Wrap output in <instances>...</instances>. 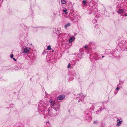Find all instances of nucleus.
Listing matches in <instances>:
<instances>
[{"instance_id":"1","label":"nucleus","mask_w":127,"mask_h":127,"mask_svg":"<svg viewBox=\"0 0 127 127\" xmlns=\"http://www.w3.org/2000/svg\"><path fill=\"white\" fill-rule=\"evenodd\" d=\"M30 48L28 47H26L22 50V52L23 53H27L29 51Z\"/></svg>"},{"instance_id":"2","label":"nucleus","mask_w":127,"mask_h":127,"mask_svg":"<svg viewBox=\"0 0 127 127\" xmlns=\"http://www.w3.org/2000/svg\"><path fill=\"white\" fill-rule=\"evenodd\" d=\"M50 102L51 104V108L54 107V106L55 105H57V106H59V104H56L55 102L54 101H51V100H50Z\"/></svg>"},{"instance_id":"3","label":"nucleus","mask_w":127,"mask_h":127,"mask_svg":"<svg viewBox=\"0 0 127 127\" xmlns=\"http://www.w3.org/2000/svg\"><path fill=\"white\" fill-rule=\"evenodd\" d=\"M59 106H57V105H55L54 107H53V112H58L59 109Z\"/></svg>"},{"instance_id":"4","label":"nucleus","mask_w":127,"mask_h":127,"mask_svg":"<svg viewBox=\"0 0 127 127\" xmlns=\"http://www.w3.org/2000/svg\"><path fill=\"white\" fill-rule=\"evenodd\" d=\"M65 96L63 95H61L59 96L57 98L58 100H62L65 97Z\"/></svg>"},{"instance_id":"5","label":"nucleus","mask_w":127,"mask_h":127,"mask_svg":"<svg viewBox=\"0 0 127 127\" xmlns=\"http://www.w3.org/2000/svg\"><path fill=\"white\" fill-rule=\"evenodd\" d=\"M122 120L118 119L117 122V126L118 127H119L121 125V124L122 122Z\"/></svg>"},{"instance_id":"6","label":"nucleus","mask_w":127,"mask_h":127,"mask_svg":"<svg viewBox=\"0 0 127 127\" xmlns=\"http://www.w3.org/2000/svg\"><path fill=\"white\" fill-rule=\"evenodd\" d=\"M123 11V9H118L117 10V11L118 13L119 14L122 13Z\"/></svg>"},{"instance_id":"7","label":"nucleus","mask_w":127,"mask_h":127,"mask_svg":"<svg viewBox=\"0 0 127 127\" xmlns=\"http://www.w3.org/2000/svg\"><path fill=\"white\" fill-rule=\"evenodd\" d=\"M75 38L74 37H71L70 38L69 40V42L70 43H71L74 40Z\"/></svg>"},{"instance_id":"8","label":"nucleus","mask_w":127,"mask_h":127,"mask_svg":"<svg viewBox=\"0 0 127 127\" xmlns=\"http://www.w3.org/2000/svg\"><path fill=\"white\" fill-rule=\"evenodd\" d=\"M48 111V113L49 115L50 116H53L55 115V114L54 113H52L51 114V113H52V112H51V111L49 110Z\"/></svg>"},{"instance_id":"9","label":"nucleus","mask_w":127,"mask_h":127,"mask_svg":"<svg viewBox=\"0 0 127 127\" xmlns=\"http://www.w3.org/2000/svg\"><path fill=\"white\" fill-rule=\"evenodd\" d=\"M70 23H68L65 24V25L64 27L65 28H66L67 26H70Z\"/></svg>"},{"instance_id":"10","label":"nucleus","mask_w":127,"mask_h":127,"mask_svg":"<svg viewBox=\"0 0 127 127\" xmlns=\"http://www.w3.org/2000/svg\"><path fill=\"white\" fill-rule=\"evenodd\" d=\"M82 95L81 96V100H82L83 99H84V97H85L86 96V95H83V94H82Z\"/></svg>"},{"instance_id":"11","label":"nucleus","mask_w":127,"mask_h":127,"mask_svg":"<svg viewBox=\"0 0 127 127\" xmlns=\"http://www.w3.org/2000/svg\"><path fill=\"white\" fill-rule=\"evenodd\" d=\"M88 45L87 44H86L84 47V48H85V49L86 50H88L89 49V48L88 47Z\"/></svg>"},{"instance_id":"12","label":"nucleus","mask_w":127,"mask_h":127,"mask_svg":"<svg viewBox=\"0 0 127 127\" xmlns=\"http://www.w3.org/2000/svg\"><path fill=\"white\" fill-rule=\"evenodd\" d=\"M51 49V46L50 45L48 46L47 48V50H50Z\"/></svg>"},{"instance_id":"13","label":"nucleus","mask_w":127,"mask_h":127,"mask_svg":"<svg viewBox=\"0 0 127 127\" xmlns=\"http://www.w3.org/2000/svg\"><path fill=\"white\" fill-rule=\"evenodd\" d=\"M61 3L62 4H64L66 3L65 0H61Z\"/></svg>"},{"instance_id":"14","label":"nucleus","mask_w":127,"mask_h":127,"mask_svg":"<svg viewBox=\"0 0 127 127\" xmlns=\"http://www.w3.org/2000/svg\"><path fill=\"white\" fill-rule=\"evenodd\" d=\"M67 9H65L63 11L65 12V14H67L68 13V12H67Z\"/></svg>"},{"instance_id":"15","label":"nucleus","mask_w":127,"mask_h":127,"mask_svg":"<svg viewBox=\"0 0 127 127\" xmlns=\"http://www.w3.org/2000/svg\"><path fill=\"white\" fill-rule=\"evenodd\" d=\"M87 2L85 0H83L82 1V3L83 4L85 5L86 4Z\"/></svg>"},{"instance_id":"16","label":"nucleus","mask_w":127,"mask_h":127,"mask_svg":"<svg viewBox=\"0 0 127 127\" xmlns=\"http://www.w3.org/2000/svg\"><path fill=\"white\" fill-rule=\"evenodd\" d=\"M93 22L94 23H95L97 22V21L95 19H94L93 20Z\"/></svg>"},{"instance_id":"17","label":"nucleus","mask_w":127,"mask_h":127,"mask_svg":"<svg viewBox=\"0 0 127 127\" xmlns=\"http://www.w3.org/2000/svg\"><path fill=\"white\" fill-rule=\"evenodd\" d=\"M71 67V66L70 65V63H69L68 65L67 66V68H69Z\"/></svg>"},{"instance_id":"18","label":"nucleus","mask_w":127,"mask_h":127,"mask_svg":"<svg viewBox=\"0 0 127 127\" xmlns=\"http://www.w3.org/2000/svg\"><path fill=\"white\" fill-rule=\"evenodd\" d=\"M99 113V110H97L96 112V114H98Z\"/></svg>"},{"instance_id":"19","label":"nucleus","mask_w":127,"mask_h":127,"mask_svg":"<svg viewBox=\"0 0 127 127\" xmlns=\"http://www.w3.org/2000/svg\"><path fill=\"white\" fill-rule=\"evenodd\" d=\"M97 123V121H95L94 122V123L95 124H96Z\"/></svg>"},{"instance_id":"20","label":"nucleus","mask_w":127,"mask_h":127,"mask_svg":"<svg viewBox=\"0 0 127 127\" xmlns=\"http://www.w3.org/2000/svg\"><path fill=\"white\" fill-rule=\"evenodd\" d=\"M10 106L11 107H13V106H14V105L13 104H11L10 105Z\"/></svg>"},{"instance_id":"21","label":"nucleus","mask_w":127,"mask_h":127,"mask_svg":"<svg viewBox=\"0 0 127 127\" xmlns=\"http://www.w3.org/2000/svg\"><path fill=\"white\" fill-rule=\"evenodd\" d=\"M13 54H12L10 55V57L11 58H13Z\"/></svg>"},{"instance_id":"22","label":"nucleus","mask_w":127,"mask_h":127,"mask_svg":"<svg viewBox=\"0 0 127 127\" xmlns=\"http://www.w3.org/2000/svg\"><path fill=\"white\" fill-rule=\"evenodd\" d=\"M120 88H119V87H117L116 88V89L117 90H119V89H120Z\"/></svg>"},{"instance_id":"23","label":"nucleus","mask_w":127,"mask_h":127,"mask_svg":"<svg viewBox=\"0 0 127 127\" xmlns=\"http://www.w3.org/2000/svg\"><path fill=\"white\" fill-rule=\"evenodd\" d=\"M13 59L14 61H16V60L15 58H13Z\"/></svg>"},{"instance_id":"24","label":"nucleus","mask_w":127,"mask_h":127,"mask_svg":"<svg viewBox=\"0 0 127 127\" xmlns=\"http://www.w3.org/2000/svg\"><path fill=\"white\" fill-rule=\"evenodd\" d=\"M127 16V14L126 13L125 14V16Z\"/></svg>"},{"instance_id":"25","label":"nucleus","mask_w":127,"mask_h":127,"mask_svg":"<svg viewBox=\"0 0 127 127\" xmlns=\"http://www.w3.org/2000/svg\"><path fill=\"white\" fill-rule=\"evenodd\" d=\"M104 56H102V58H104Z\"/></svg>"},{"instance_id":"26","label":"nucleus","mask_w":127,"mask_h":127,"mask_svg":"<svg viewBox=\"0 0 127 127\" xmlns=\"http://www.w3.org/2000/svg\"><path fill=\"white\" fill-rule=\"evenodd\" d=\"M91 13H89V14H91Z\"/></svg>"},{"instance_id":"27","label":"nucleus","mask_w":127,"mask_h":127,"mask_svg":"<svg viewBox=\"0 0 127 127\" xmlns=\"http://www.w3.org/2000/svg\"><path fill=\"white\" fill-rule=\"evenodd\" d=\"M53 109H52V110H53Z\"/></svg>"},{"instance_id":"28","label":"nucleus","mask_w":127,"mask_h":127,"mask_svg":"<svg viewBox=\"0 0 127 127\" xmlns=\"http://www.w3.org/2000/svg\"><path fill=\"white\" fill-rule=\"evenodd\" d=\"M119 85H120V83L119 84Z\"/></svg>"},{"instance_id":"29","label":"nucleus","mask_w":127,"mask_h":127,"mask_svg":"<svg viewBox=\"0 0 127 127\" xmlns=\"http://www.w3.org/2000/svg\"><path fill=\"white\" fill-rule=\"evenodd\" d=\"M92 110H94V109H92Z\"/></svg>"}]
</instances>
